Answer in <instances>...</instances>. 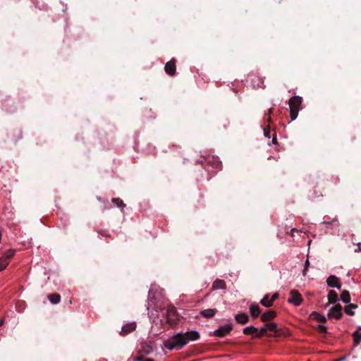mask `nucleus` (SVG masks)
Masks as SVG:
<instances>
[{"mask_svg": "<svg viewBox=\"0 0 361 361\" xmlns=\"http://www.w3.org/2000/svg\"><path fill=\"white\" fill-rule=\"evenodd\" d=\"M186 345L183 332H178L164 343V347L170 350H180Z\"/></svg>", "mask_w": 361, "mask_h": 361, "instance_id": "1", "label": "nucleus"}, {"mask_svg": "<svg viewBox=\"0 0 361 361\" xmlns=\"http://www.w3.org/2000/svg\"><path fill=\"white\" fill-rule=\"evenodd\" d=\"M302 102V98L300 96H293L289 99L290 116L292 121L297 118Z\"/></svg>", "mask_w": 361, "mask_h": 361, "instance_id": "2", "label": "nucleus"}, {"mask_svg": "<svg viewBox=\"0 0 361 361\" xmlns=\"http://www.w3.org/2000/svg\"><path fill=\"white\" fill-rule=\"evenodd\" d=\"M201 164H207L208 166L207 170H209V166L217 171L221 170L222 168L221 161L217 157L214 156L203 157V160L201 161Z\"/></svg>", "mask_w": 361, "mask_h": 361, "instance_id": "3", "label": "nucleus"}, {"mask_svg": "<svg viewBox=\"0 0 361 361\" xmlns=\"http://www.w3.org/2000/svg\"><path fill=\"white\" fill-rule=\"evenodd\" d=\"M166 320L170 326H173L177 324L178 316L176 310L173 306H169L166 310Z\"/></svg>", "mask_w": 361, "mask_h": 361, "instance_id": "4", "label": "nucleus"}, {"mask_svg": "<svg viewBox=\"0 0 361 361\" xmlns=\"http://www.w3.org/2000/svg\"><path fill=\"white\" fill-rule=\"evenodd\" d=\"M328 296V302L324 305V307H326L331 303H334L336 301L341 300L344 303H348L350 301V295H340V298H338V295H327Z\"/></svg>", "mask_w": 361, "mask_h": 361, "instance_id": "5", "label": "nucleus"}, {"mask_svg": "<svg viewBox=\"0 0 361 361\" xmlns=\"http://www.w3.org/2000/svg\"><path fill=\"white\" fill-rule=\"evenodd\" d=\"M342 307L341 305L337 304L332 307L329 312H328V317L329 318L333 317L336 319H341L343 314H342Z\"/></svg>", "mask_w": 361, "mask_h": 361, "instance_id": "6", "label": "nucleus"}, {"mask_svg": "<svg viewBox=\"0 0 361 361\" xmlns=\"http://www.w3.org/2000/svg\"><path fill=\"white\" fill-rule=\"evenodd\" d=\"M267 331L276 332L277 324L274 322L266 324L260 330H259V334H256V337L262 336Z\"/></svg>", "mask_w": 361, "mask_h": 361, "instance_id": "7", "label": "nucleus"}, {"mask_svg": "<svg viewBox=\"0 0 361 361\" xmlns=\"http://www.w3.org/2000/svg\"><path fill=\"white\" fill-rule=\"evenodd\" d=\"M232 329V325L227 324L224 326H220L218 329L214 331V335L218 337H224L228 334Z\"/></svg>", "mask_w": 361, "mask_h": 361, "instance_id": "8", "label": "nucleus"}, {"mask_svg": "<svg viewBox=\"0 0 361 361\" xmlns=\"http://www.w3.org/2000/svg\"><path fill=\"white\" fill-rule=\"evenodd\" d=\"M326 283L329 287L336 288L338 290L341 289V283L337 276L334 275L329 276L326 279Z\"/></svg>", "mask_w": 361, "mask_h": 361, "instance_id": "9", "label": "nucleus"}, {"mask_svg": "<svg viewBox=\"0 0 361 361\" xmlns=\"http://www.w3.org/2000/svg\"><path fill=\"white\" fill-rule=\"evenodd\" d=\"M183 337L186 344L190 341H195L200 337V333L197 331H190L183 333Z\"/></svg>", "mask_w": 361, "mask_h": 361, "instance_id": "10", "label": "nucleus"}, {"mask_svg": "<svg viewBox=\"0 0 361 361\" xmlns=\"http://www.w3.org/2000/svg\"><path fill=\"white\" fill-rule=\"evenodd\" d=\"M176 59H173L168 61L164 66L165 72L169 75H174L176 72Z\"/></svg>", "mask_w": 361, "mask_h": 361, "instance_id": "11", "label": "nucleus"}, {"mask_svg": "<svg viewBox=\"0 0 361 361\" xmlns=\"http://www.w3.org/2000/svg\"><path fill=\"white\" fill-rule=\"evenodd\" d=\"M278 296L279 295H271V298H269V295H265L260 300V303L266 307H269L272 306L274 301L278 298Z\"/></svg>", "mask_w": 361, "mask_h": 361, "instance_id": "12", "label": "nucleus"}, {"mask_svg": "<svg viewBox=\"0 0 361 361\" xmlns=\"http://www.w3.org/2000/svg\"><path fill=\"white\" fill-rule=\"evenodd\" d=\"M136 326L137 325L135 322L127 323L122 326L120 333L121 335H126L135 331Z\"/></svg>", "mask_w": 361, "mask_h": 361, "instance_id": "13", "label": "nucleus"}, {"mask_svg": "<svg viewBox=\"0 0 361 361\" xmlns=\"http://www.w3.org/2000/svg\"><path fill=\"white\" fill-rule=\"evenodd\" d=\"M303 299L302 298L301 295H292V296L288 299V302L295 306L300 305Z\"/></svg>", "mask_w": 361, "mask_h": 361, "instance_id": "14", "label": "nucleus"}, {"mask_svg": "<svg viewBox=\"0 0 361 361\" xmlns=\"http://www.w3.org/2000/svg\"><path fill=\"white\" fill-rule=\"evenodd\" d=\"M226 283L224 280L221 279H216L214 281L212 284V290H215L218 289H226Z\"/></svg>", "mask_w": 361, "mask_h": 361, "instance_id": "15", "label": "nucleus"}, {"mask_svg": "<svg viewBox=\"0 0 361 361\" xmlns=\"http://www.w3.org/2000/svg\"><path fill=\"white\" fill-rule=\"evenodd\" d=\"M235 321L240 324H245L248 322V316L245 313H239L235 316Z\"/></svg>", "mask_w": 361, "mask_h": 361, "instance_id": "16", "label": "nucleus"}, {"mask_svg": "<svg viewBox=\"0 0 361 361\" xmlns=\"http://www.w3.org/2000/svg\"><path fill=\"white\" fill-rule=\"evenodd\" d=\"M276 316L275 311L269 310L261 315V319L263 322H267L274 319Z\"/></svg>", "mask_w": 361, "mask_h": 361, "instance_id": "17", "label": "nucleus"}, {"mask_svg": "<svg viewBox=\"0 0 361 361\" xmlns=\"http://www.w3.org/2000/svg\"><path fill=\"white\" fill-rule=\"evenodd\" d=\"M243 332L246 335H252L256 337V334H259V330L253 326H250L244 328Z\"/></svg>", "mask_w": 361, "mask_h": 361, "instance_id": "18", "label": "nucleus"}, {"mask_svg": "<svg viewBox=\"0 0 361 361\" xmlns=\"http://www.w3.org/2000/svg\"><path fill=\"white\" fill-rule=\"evenodd\" d=\"M250 314L254 317H257L260 313L261 310L258 305L252 304L250 306Z\"/></svg>", "mask_w": 361, "mask_h": 361, "instance_id": "19", "label": "nucleus"}, {"mask_svg": "<svg viewBox=\"0 0 361 361\" xmlns=\"http://www.w3.org/2000/svg\"><path fill=\"white\" fill-rule=\"evenodd\" d=\"M216 312V309H207L201 311L200 314L207 318L212 317Z\"/></svg>", "mask_w": 361, "mask_h": 361, "instance_id": "20", "label": "nucleus"}, {"mask_svg": "<svg viewBox=\"0 0 361 361\" xmlns=\"http://www.w3.org/2000/svg\"><path fill=\"white\" fill-rule=\"evenodd\" d=\"M354 345H358L361 342V332L359 331H355L353 333Z\"/></svg>", "mask_w": 361, "mask_h": 361, "instance_id": "21", "label": "nucleus"}, {"mask_svg": "<svg viewBox=\"0 0 361 361\" xmlns=\"http://www.w3.org/2000/svg\"><path fill=\"white\" fill-rule=\"evenodd\" d=\"M310 317L319 322H325L326 321V319L324 316L323 315H321L320 314H319L318 312H313L311 314H310Z\"/></svg>", "mask_w": 361, "mask_h": 361, "instance_id": "22", "label": "nucleus"}, {"mask_svg": "<svg viewBox=\"0 0 361 361\" xmlns=\"http://www.w3.org/2000/svg\"><path fill=\"white\" fill-rule=\"evenodd\" d=\"M48 299L54 305L58 304L61 300L60 295H48Z\"/></svg>", "mask_w": 361, "mask_h": 361, "instance_id": "23", "label": "nucleus"}, {"mask_svg": "<svg viewBox=\"0 0 361 361\" xmlns=\"http://www.w3.org/2000/svg\"><path fill=\"white\" fill-rule=\"evenodd\" d=\"M15 252V250H8L5 252L2 257L4 258L5 259H7V261L9 262L10 259L14 256Z\"/></svg>", "mask_w": 361, "mask_h": 361, "instance_id": "24", "label": "nucleus"}, {"mask_svg": "<svg viewBox=\"0 0 361 361\" xmlns=\"http://www.w3.org/2000/svg\"><path fill=\"white\" fill-rule=\"evenodd\" d=\"M324 185V182H322L320 183H317V185L314 187V192L317 197H322L323 193L321 190H318L319 188Z\"/></svg>", "mask_w": 361, "mask_h": 361, "instance_id": "25", "label": "nucleus"}, {"mask_svg": "<svg viewBox=\"0 0 361 361\" xmlns=\"http://www.w3.org/2000/svg\"><path fill=\"white\" fill-rule=\"evenodd\" d=\"M111 201L119 208L123 209L126 207V204L120 198H112Z\"/></svg>", "mask_w": 361, "mask_h": 361, "instance_id": "26", "label": "nucleus"}, {"mask_svg": "<svg viewBox=\"0 0 361 361\" xmlns=\"http://www.w3.org/2000/svg\"><path fill=\"white\" fill-rule=\"evenodd\" d=\"M9 264L8 261L7 259H5L2 257H0V271L4 270Z\"/></svg>", "mask_w": 361, "mask_h": 361, "instance_id": "27", "label": "nucleus"}, {"mask_svg": "<svg viewBox=\"0 0 361 361\" xmlns=\"http://www.w3.org/2000/svg\"><path fill=\"white\" fill-rule=\"evenodd\" d=\"M355 307H356L355 306L352 305H349V306H346L344 309V311L348 315H353L354 314L353 309H355Z\"/></svg>", "mask_w": 361, "mask_h": 361, "instance_id": "28", "label": "nucleus"}, {"mask_svg": "<svg viewBox=\"0 0 361 361\" xmlns=\"http://www.w3.org/2000/svg\"><path fill=\"white\" fill-rule=\"evenodd\" d=\"M133 361H154L153 359L151 358H145L142 356H137L133 358Z\"/></svg>", "mask_w": 361, "mask_h": 361, "instance_id": "29", "label": "nucleus"}, {"mask_svg": "<svg viewBox=\"0 0 361 361\" xmlns=\"http://www.w3.org/2000/svg\"><path fill=\"white\" fill-rule=\"evenodd\" d=\"M309 266H310V261L308 259H307L305 261V263L304 269L302 271L303 276H305L307 274V271Z\"/></svg>", "mask_w": 361, "mask_h": 361, "instance_id": "30", "label": "nucleus"}, {"mask_svg": "<svg viewBox=\"0 0 361 361\" xmlns=\"http://www.w3.org/2000/svg\"><path fill=\"white\" fill-rule=\"evenodd\" d=\"M318 329L319 331L321 332V333H326V331H327V328L326 326L322 325V324H319L318 325Z\"/></svg>", "mask_w": 361, "mask_h": 361, "instance_id": "31", "label": "nucleus"}, {"mask_svg": "<svg viewBox=\"0 0 361 361\" xmlns=\"http://www.w3.org/2000/svg\"><path fill=\"white\" fill-rule=\"evenodd\" d=\"M264 135L265 137H270V128H265L264 129Z\"/></svg>", "mask_w": 361, "mask_h": 361, "instance_id": "32", "label": "nucleus"}, {"mask_svg": "<svg viewBox=\"0 0 361 361\" xmlns=\"http://www.w3.org/2000/svg\"><path fill=\"white\" fill-rule=\"evenodd\" d=\"M348 357V355H344V356H342V357H339L338 359H337V360H336L334 361H345L347 359Z\"/></svg>", "mask_w": 361, "mask_h": 361, "instance_id": "33", "label": "nucleus"}, {"mask_svg": "<svg viewBox=\"0 0 361 361\" xmlns=\"http://www.w3.org/2000/svg\"><path fill=\"white\" fill-rule=\"evenodd\" d=\"M277 142V140H276V134L274 135V137L272 139V143L273 144H276Z\"/></svg>", "mask_w": 361, "mask_h": 361, "instance_id": "34", "label": "nucleus"}, {"mask_svg": "<svg viewBox=\"0 0 361 361\" xmlns=\"http://www.w3.org/2000/svg\"><path fill=\"white\" fill-rule=\"evenodd\" d=\"M157 293V290H154L153 289H150L149 291H148V294H150V293Z\"/></svg>", "mask_w": 361, "mask_h": 361, "instance_id": "35", "label": "nucleus"}, {"mask_svg": "<svg viewBox=\"0 0 361 361\" xmlns=\"http://www.w3.org/2000/svg\"><path fill=\"white\" fill-rule=\"evenodd\" d=\"M148 300H149V306H152V303L153 302V301H152V298H148Z\"/></svg>", "mask_w": 361, "mask_h": 361, "instance_id": "36", "label": "nucleus"}, {"mask_svg": "<svg viewBox=\"0 0 361 361\" xmlns=\"http://www.w3.org/2000/svg\"><path fill=\"white\" fill-rule=\"evenodd\" d=\"M290 293H292V294H294V293H299L298 290H293L290 291Z\"/></svg>", "mask_w": 361, "mask_h": 361, "instance_id": "37", "label": "nucleus"}, {"mask_svg": "<svg viewBox=\"0 0 361 361\" xmlns=\"http://www.w3.org/2000/svg\"><path fill=\"white\" fill-rule=\"evenodd\" d=\"M331 223H333V224H338V220H336V219H334V220L331 221Z\"/></svg>", "mask_w": 361, "mask_h": 361, "instance_id": "38", "label": "nucleus"}, {"mask_svg": "<svg viewBox=\"0 0 361 361\" xmlns=\"http://www.w3.org/2000/svg\"><path fill=\"white\" fill-rule=\"evenodd\" d=\"M273 112V109L271 108L269 109V115H270L271 114H272Z\"/></svg>", "mask_w": 361, "mask_h": 361, "instance_id": "39", "label": "nucleus"}, {"mask_svg": "<svg viewBox=\"0 0 361 361\" xmlns=\"http://www.w3.org/2000/svg\"><path fill=\"white\" fill-rule=\"evenodd\" d=\"M329 293L333 294V293H336L334 290H329Z\"/></svg>", "mask_w": 361, "mask_h": 361, "instance_id": "40", "label": "nucleus"}, {"mask_svg": "<svg viewBox=\"0 0 361 361\" xmlns=\"http://www.w3.org/2000/svg\"><path fill=\"white\" fill-rule=\"evenodd\" d=\"M341 293L345 294V293H349V292L348 290H343Z\"/></svg>", "mask_w": 361, "mask_h": 361, "instance_id": "41", "label": "nucleus"}, {"mask_svg": "<svg viewBox=\"0 0 361 361\" xmlns=\"http://www.w3.org/2000/svg\"><path fill=\"white\" fill-rule=\"evenodd\" d=\"M3 324H4V320H3V319H1V320H0V326H1Z\"/></svg>", "mask_w": 361, "mask_h": 361, "instance_id": "42", "label": "nucleus"}, {"mask_svg": "<svg viewBox=\"0 0 361 361\" xmlns=\"http://www.w3.org/2000/svg\"><path fill=\"white\" fill-rule=\"evenodd\" d=\"M357 331H361V326H359L357 327Z\"/></svg>", "mask_w": 361, "mask_h": 361, "instance_id": "43", "label": "nucleus"}, {"mask_svg": "<svg viewBox=\"0 0 361 361\" xmlns=\"http://www.w3.org/2000/svg\"><path fill=\"white\" fill-rule=\"evenodd\" d=\"M268 121H269V122H271V117H270V116L268 118Z\"/></svg>", "mask_w": 361, "mask_h": 361, "instance_id": "44", "label": "nucleus"}, {"mask_svg": "<svg viewBox=\"0 0 361 361\" xmlns=\"http://www.w3.org/2000/svg\"><path fill=\"white\" fill-rule=\"evenodd\" d=\"M297 231V230H296L295 228H293V229H292V230H291V231H292V232H293V231Z\"/></svg>", "mask_w": 361, "mask_h": 361, "instance_id": "45", "label": "nucleus"}]
</instances>
